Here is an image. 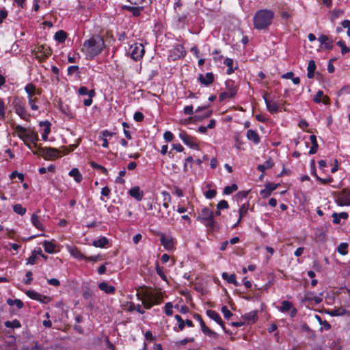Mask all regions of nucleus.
Masks as SVG:
<instances>
[{
  "label": "nucleus",
  "mask_w": 350,
  "mask_h": 350,
  "mask_svg": "<svg viewBox=\"0 0 350 350\" xmlns=\"http://www.w3.org/2000/svg\"><path fill=\"white\" fill-rule=\"evenodd\" d=\"M38 52L44 54V56L48 57L51 55V50L49 47L41 45L38 47Z\"/></svg>",
  "instance_id": "5fc2aeb1"
},
{
  "label": "nucleus",
  "mask_w": 350,
  "mask_h": 350,
  "mask_svg": "<svg viewBox=\"0 0 350 350\" xmlns=\"http://www.w3.org/2000/svg\"><path fill=\"white\" fill-rule=\"evenodd\" d=\"M226 86V90L221 92L219 96L220 101L234 97L237 92V88L234 85L232 81H227Z\"/></svg>",
  "instance_id": "39448f33"
},
{
  "label": "nucleus",
  "mask_w": 350,
  "mask_h": 350,
  "mask_svg": "<svg viewBox=\"0 0 350 350\" xmlns=\"http://www.w3.org/2000/svg\"><path fill=\"white\" fill-rule=\"evenodd\" d=\"M316 70V64L314 60H310L307 67V77L309 79H312L314 76V71Z\"/></svg>",
  "instance_id": "c9c22d12"
},
{
  "label": "nucleus",
  "mask_w": 350,
  "mask_h": 350,
  "mask_svg": "<svg viewBox=\"0 0 350 350\" xmlns=\"http://www.w3.org/2000/svg\"><path fill=\"white\" fill-rule=\"evenodd\" d=\"M122 124L123 126V130H124V133L125 137L128 139H131L132 138V137H131V133L129 131V124L126 122H122Z\"/></svg>",
  "instance_id": "bf43d9fd"
},
{
  "label": "nucleus",
  "mask_w": 350,
  "mask_h": 350,
  "mask_svg": "<svg viewBox=\"0 0 350 350\" xmlns=\"http://www.w3.org/2000/svg\"><path fill=\"white\" fill-rule=\"evenodd\" d=\"M175 319L178 323V329L180 331L183 330L185 325H187L188 327H193V323L192 321L189 319H187L185 321L181 318L180 316L176 314L175 315Z\"/></svg>",
  "instance_id": "5701e85b"
},
{
  "label": "nucleus",
  "mask_w": 350,
  "mask_h": 350,
  "mask_svg": "<svg viewBox=\"0 0 350 350\" xmlns=\"http://www.w3.org/2000/svg\"><path fill=\"white\" fill-rule=\"evenodd\" d=\"M224 64L228 67L226 70V73L228 75H231L234 72V70L237 68V67L233 68L234 61L231 58H226L224 60Z\"/></svg>",
  "instance_id": "4c0bfd02"
},
{
  "label": "nucleus",
  "mask_w": 350,
  "mask_h": 350,
  "mask_svg": "<svg viewBox=\"0 0 350 350\" xmlns=\"http://www.w3.org/2000/svg\"><path fill=\"white\" fill-rule=\"evenodd\" d=\"M337 44L341 48V52L342 54L350 52V49L346 46L345 44L342 41H338Z\"/></svg>",
  "instance_id": "69168bd1"
},
{
  "label": "nucleus",
  "mask_w": 350,
  "mask_h": 350,
  "mask_svg": "<svg viewBox=\"0 0 350 350\" xmlns=\"http://www.w3.org/2000/svg\"><path fill=\"white\" fill-rule=\"evenodd\" d=\"M347 313V310L342 308H334L327 312L331 317L343 316Z\"/></svg>",
  "instance_id": "f704fd0d"
},
{
  "label": "nucleus",
  "mask_w": 350,
  "mask_h": 350,
  "mask_svg": "<svg viewBox=\"0 0 350 350\" xmlns=\"http://www.w3.org/2000/svg\"><path fill=\"white\" fill-rule=\"evenodd\" d=\"M201 329L204 334L211 338H217L218 337V334L206 327L204 322L201 323Z\"/></svg>",
  "instance_id": "7c9ffc66"
},
{
  "label": "nucleus",
  "mask_w": 350,
  "mask_h": 350,
  "mask_svg": "<svg viewBox=\"0 0 350 350\" xmlns=\"http://www.w3.org/2000/svg\"><path fill=\"white\" fill-rule=\"evenodd\" d=\"M5 326L8 328H19L21 327V324L20 321L17 319H14L13 321H7L5 322Z\"/></svg>",
  "instance_id": "de8ad7c7"
},
{
  "label": "nucleus",
  "mask_w": 350,
  "mask_h": 350,
  "mask_svg": "<svg viewBox=\"0 0 350 350\" xmlns=\"http://www.w3.org/2000/svg\"><path fill=\"white\" fill-rule=\"evenodd\" d=\"M40 126H44L43 133L42 134V138L44 141H46L48 135L51 132V124L49 122H41L40 123Z\"/></svg>",
  "instance_id": "c85d7f7f"
},
{
  "label": "nucleus",
  "mask_w": 350,
  "mask_h": 350,
  "mask_svg": "<svg viewBox=\"0 0 350 350\" xmlns=\"http://www.w3.org/2000/svg\"><path fill=\"white\" fill-rule=\"evenodd\" d=\"M238 189V187L236 184H232L230 186H227L224 188V193L226 195H230L232 193H233L234 191H236Z\"/></svg>",
  "instance_id": "4d7b16f0"
},
{
  "label": "nucleus",
  "mask_w": 350,
  "mask_h": 350,
  "mask_svg": "<svg viewBox=\"0 0 350 350\" xmlns=\"http://www.w3.org/2000/svg\"><path fill=\"white\" fill-rule=\"evenodd\" d=\"M129 194L137 201H141L144 197V192L138 186L133 187L129 191Z\"/></svg>",
  "instance_id": "a211bd4d"
},
{
  "label": "nucleus",
  "mask_w": 350,
  "mask_h": 350,
  "mask_svg": "<svg viewBox=\"0 0 350 350\" xmlns=\"http://www.w3.org/2000/svg\"><path fill=\"white\" fill-rule=\"evenodd\" d=\"M79 94L84 96L88 95L89 97H94L95 96V92L94 90H88L85 86H82L79 89Z\"/></svg>",
  "instance_id": "c03bdc74"
},
{
  "label": "nucleus",
  "mask_w": 350,
  "mask_h": 350,
  "mask_svg": "<svg viewBox=\"0 0 350 350\" xmlns=\"http://www.w3.org/2000/svg\"><path fill=\"white\" fill-rule=\"evenodd\" d=\"M69 176L72 177L77 183H80L82 180V175L77 168H72L69 172Z\"/></svg>",
  "instance_id": "58836bf2"
},
{
  "label": "nucleus",
  "mask_w": 350,
  "mask_h": 350,
  "mask_svg": "<svg viewBox=\"0 0 350 350\" xmlns=\"http://www.w3.org/2000/svg\"><path fill=\"white\" fill-rule=\"evenodd\" d=\"M248 140L254 142V144H258L260 143V137L258 133L252 129H249L246 134Z\"/></svg>",
  "instance_id": "b1692460"
},
{
  "label": "nucleus",
  "mask_w": 350,
  "mask_h": 350,
  "mask_svg": "<svg viewBox=\"0 0 350 350\" xmlns=\"http://www.w3.org/2000/svg\"><path fill=\"white\" fill-rule=\"evenodd\" d=\"M159 304H160V301H150V299H149V298H148L145 301H143V304L144 305V307L146 309H150L154 305H158Z\"/></svg>",
  "instance_id": "864d4df0"
},
{
  "label": "nucleus",
  "mask_w": 350,
  "mask_h": 350,
  "mask_svg": "<svg viewBox=\"0 0 350 350\" xmlns=\"http://www.w3.org/2000/svg\"><path fill=\"white\" fill-rule=\"evenodd\" d=\"M144 51V46L141 43H135L130 46L131 56L135 61L143 57Z\"/></svg>",
  "instance_id": "0eeeda50"
},
{
  "label": "nucleus",
  "mask_w": 350,
  "mask_h": 350,
  "mask_svg": "<svg viewBox=\"0 0 350 350\" xmlns=\"http://www.w3.org/2000/svg\"><path fill=\"white\" fill-rule=\"evenodd\" d=\"M38 212L33 213L31 216V224L38 230L43 231L44 227L41 221L40 217L38 215Z\"/></svg>",
  "instance_id": "f3484780"
},
{
  "label": "nucleus",
  "mask_w": 350,
  "mask_h": 350,
  "mask_svg": "<svg viewBox=\"0 0 350 350\" xmlns=\"http://www.w3.org/2000/svg\"><path fill=\"white\" fill-rule=\"evenodd\" d=\"M17 177L21 181H23L24 179V176L23 174L18 173L16 171L12 172L10 175V178L11 179H14Z\"/></svg>",
  "instance_id": "774afa93"
},
{
  "label": "nucleus",
  "mask_w": 350,
  "mask_h": 350,
  "mask_svg": "<svg viewBox=\"0 0 350 350\" xmlns=\"http://www.w3.org/2000/svg\"><path fill=\"white\" fill-rule=\"evenodd\" d=\"M198 79L202 84L207 86L213 82L214 76L212 72H207L205 75H200Z\"/></svg>",
  "instance_id": "412c9836"
},
{
  "label": "nucleus",
  "mask_w": 350,
  "mask_h": 350,
  "mask_svg": "<svg viewBox=\"0 0 350 350\" xmlns=\"http://www.w3.org/2000/svg\"><path fill=\"white\" fill-rule=\"evenodd\" d=\"M26 294L31 299L39 301L42 303H45L49 299L47 297L42 295L34 291H28Z\"/></svg>",
  "instance_id": "aec40b11"
},
{
  "label": "nucleus",
  "mask_w": 350,
  "mask_h": 350,
  "mask_svg": "<svg viewBox=\"0 0 350 350\" xmlns=\"http://www.w3.org/2000/svg\"><path fill=\"white\" fill-rule=\"evenodd\" d=\"M311 143H312V147L310 148L309 150L310 154H315L318 149V143L317 140V137L315 135H312L310 137Z\"/></svg>",
  "instance_id": "79ce46f5"
},
{
  "label": "nucleus",
  "mask_w": 350,
  "mask_h": 350,
  "mask_svg": "<svg viewBox=\"0 0 350 350\" xmlns=\"http://www.w3.org/2000/svg\"><path fill=\"white\" fill-rule=\"evenodd\" d=\"M304 301H313L317 304H320L322 301V293L317 295L314 292H307L304 295Z\"/></svg>",
  "instance_id": "2eb2a0df"
},
{
  "label": "nucleus",
  "mask_w": 350,
  "mask_h": 350,
  "mask_svg": "<svg viewBox=\"0 0 350 350\" xmlns=\"http://www.w3.org/2000/svg\"><path fill=\"white\" fill-rule=\"evenodd\" d=\"M40 154L45 159H53L59 157V151L54 148H43L40 149Z\"/></svg>",
  "instance_id": "9b49d317"
},
{
  "label": "nucleus",
  "mask_w": 350,
  "mask_h": 350,
  "mask_svg": "<svg viewBox=\"0 0 350 350\" xmlns=\"http://www.w3.org/2000/svg\"><path fill=\"white\" fill-rule=\"evenodd\" d=\"M91 165H92V167L93 168H94V169H98V170H101V172H102L103 174H107V170L105 167H103V166H102V165H99V164H98V163H94V162H92V163H91Z\"/></svg>",
  "instance_id": "0e129e2a"
},
{
  "label": "nucleus",
  "mask_w": 350,
  "mask_h": 350,
  "mask_svg": "<svg viewBox=\"0 0 350 350\" xmlns=\"http://www.w3.org/2000/svg\"><path fill=\"white\" fill-rule=\"evenodd\" d=\"M123 10H127L132 13L133 16L137 17L139 16L142 12L144 10V7L140 6L139 5H124L122 7Z\"/></svg>",
  "instance_id": "6ab92c4d"
},
{
  "label": "nucleus",
  "mask_w": 350,
  "mask_h": 350,
  "mask_svg": "<svg viewBox=\"0 0 350 350\" xmlns=\"http://www.w3.org/2000/svg\"><path fill=\"white\" fill-rule=\"evenodd\" d=\"M243 318L247 323H253L257 319V311H251L244 314Z\"/></svg>",
  "instance_id": "72a5a7b5"
},
{
  "label": "nucleus",
  "mask_w": 350,
  "mask_h": 350,
  "mask_svg": "<svg viewBox=\"0 0 350 350\" xmlns=\"http://www.w3.org/2000/svg\"><path fill=\"white\" fill-rule=\"evenodd\" d=\"M43 247L44 251L49 254H53L55 252V245L49 241L43 242Z\"/></svg>",
  "instance_id": "a18cd8bd"
},
{
  "label": "nucleus",
  "mask_w": 350,
  "mask_h": 350,
  "mask_svg": "<svg viewBox=\"0 0 350 350\" xmlns=\"http://www.w3.org/2000/svg\"><path fill=\"white\" fill-rule=\"evenodd\" d=\"M278 310L281 312H288L289 316L293 318L297 313V309L293 306V304L288 301H282L281 306L278 308Z\"/></svg>",
  "instance_id": "6e6552de"
},
{
  "label": "nucleus",
  "mask_w": 350,
  "mask_h": 350,
  "mask_svg": "<svg viewBox=\"0 0 350 350\" xmlns=\"http://www.w3.org/2000/svg\"><path fill=\"white\" fill-rule=\"evenodd\" d=\"M160 241L167 251L170 252L174 250L175 241L172 236L161 234L160 235Z\"/></svg>",
  "instance_id": "1a4fd4ad"
},
{
  "label": "nucleus",
  "mask_w": 350,
  "mask_h": 350,
  "mask_svg": "<svg viewBox=\"0 0 350 350\" xmlns=\"http://www.w3.org/2000/svg\"><path fill=\"white\" fill-rule=\"evenodd\" d=\"M25 90L30 98H33V96L37 94L36 87L32 83H28L25 87ZM38 94L39 93L38 92Z\"/></svg>",
  "instance_id": "37998d69"
},
{
  "label": "nucleus",
  "mask_w": 350,
  "mask_h": 350,
  "mask_svg": "<svg viewBox=\"0 0 350 350\" xmlns=\"http://www.w3.org/2000/svg\"><path fill=\"white\" fill-rule=\"evenodd\" d=\"M6 302L9 306H14L15 305L17 307V308H18V309H21L23 307V302L21 299H8Z\"/></svg>",
  "instance_id": "09e8293b"
},
{
  "label": "nucleus",
  "mask_w": 350,
  "mask_h": 350,
  "mask_svg": "<svg viewBox=\"0 0 350 350\" xmlns=\"http://www.w3.org/2000/svg\"><path fill=\"white\" fill-rule=\"evenodd\" d=\"M343 14V10H334L332 12L330 18L332 21H335Z\"/></svg>",
  "instance_id": "6e6d98bb"
},
{
  "label": "nucleus",
  "mask_w": 350,
  "mask_h": 350,
  "mask_svg": "<svg viewBox=\"0 0 350 350\" xmlns=\"http://www.w3.org/2000/svg\"><path fill=\"white\" fill-rule=\"evenodd\" d=\"M262 98L265 100V103L266 104V107H267V110L271 113H276L279 109H280V105L279 104H278L276 102L272 100H270L268 98V94L267 93H265L263 95H262Z\"/></svg>",
  "instance_id": "f8f14e48"
},
{
  "label": "nucleus",
  "mask_w": 350,
  "mask_h": 350,
  "mask_svg": "<svg viewBox=\"0 0 350 350\" xmlns=\"http://www.w3.org/2000/svg\"><path fill=\"white\" fill-rule=\"evenodd\" d=\"M37 251L34 250L32 252L31 256L27 258V265H34L37 259Z\"/></svg>",
  "instance_id": "13d9d810"
},
{
  "label": "nucleus",
  "mask_w": 350,
  "mask_h": 350,
  "mask_svg": "<svg viewBox=\"0 0 350 350\" xmlns=\"http://www.w3.org/2000/svg\"><path fill=\"white\" fill-rule=\"evenodd\" d=\"M273 166V162L271 159H267L262 164L258 166V170L262 172H264L266 170L270 169Z\"/></svg>",
  "instance_id": "a19ab883"
},
{
  "label": "nucleus",
  "mask_w": 350,
  "mask_h": 350,
  "mask_svg": "<svg viewBox=\"0 0 350 350\" xmlns=\"http://www.w3.org/2000/svg\"><path fill=\"white\" fill-rule=\"evenodd\" d=\"M162 194H163V196H165L163 206L165 208H167L169 207V202H170V199H171L170 198V196L169 195V193L167 191H163Z\"/></svg>",
  "instance_id": "680f3d73"
},
{
  "label": "nucleus",
  "mask_w": 350,
  "mask_h": 350,
  "mask_svg": "<svg viewBox=\"0 0 350 350\" xmlns=\"http://www.w3.org/2000/svg\"><path fill=\"white\" fill-rule=\"evenodd\" d=\"M348 244L347 243H341L337 248V251L341 255H346L348 253L347 251Z\"/></svg>",
  "instance_id": "3c124183"
},
{
  "label": "nucleus",
  "mask_w": 350,
  "mask_h": 350,
  "mask_svg": "<svg viewBox=\"0 0 350 350\" xmlns=\"http://www.w3.org/2000/svg\"><path fill=\"white\" fill-rule=\"evenodd\" d=\"M247 211H248V204H243V205H241V206L239 208V210L237 211H233V213H235L236 215H237V214L241 215V217H244L245 215H247Z\"/></svg>",
  "instance_id": "8fccbe9b"
},
{
  "label": "nucleus",
  "mask_w": 350,
  "mask_h": 350,
  "mask_svg": "<svg viewBox=\"0 0 350 350\" xmlns=\"http://www.w3.org/2000/svg\"><path fill=\"white\" fill-rule=\"evenodd\" d=\"M201 329L204 334L211 338H217L218 337V334L206 327L204 322L201 323Z\"/></svg>",
  "instance_id": "2f4dec72"
},
{
  "label": "nucleus",
  "mask_w": 350,
  "mask_h": 350,
  "mask_svg": "<svg viewBox=\"0 0 350 350\" xmlns=\"http://www.w3.org/2000/svg\"><path fill=\"white\" fill-rule=\"evenodd\" d=\"M27 98H28V103L31 107V109L32 110H38V105H36V99L33 98H30V96H27Z\"/></svg>",
  "instance_id": "338daca9"
},
{
  "label": "nucleus",
  "mask_w": 350,
  "mask_h": 350,
  "mask_svg": "<svg viewBox=\"0 0 350 350\" xmlns=\"http://www.w3.org/2000/svg\"><path fill=\"white\" fill-rule=\"evenodd\" d=\"M274 18V12L270 9L257 10L253 17V26L257 30H266L271 25Z\"/></svg>",
  "instance_id": "f03ea898"
},
{
  "label": "nucleus",
  "mask_w": 350,
  "mask_h": 350,
  "mask_svg": "<svg viewBox=\"0 0 350 350\" xmlns=\"http://www.w3.org/2000/svg\"><path fill=\"white\" fill-rule=\"evenodd\" d=\"M67 250L74 258L77 259H85L86 257L81 253V252L77 248L71 246H67Z\"/></svg>",
  "instance_id": "a878e982"
},
{
  "label": "nucleus",
  "mask_w": 350,
  "mask_h": 350,
  "mask_svg": "<svg viewBox=\"0 0 350 350\" xmlns=\"http://www.w3.org/2000/svg\"><path fill=\"white\" fill-rule=\"evenodd\" d=\"M201 329L204 334L211 338H217L218 337V334L206 327L204 322L201 323Z\"/></svg>",
  "instance_id": "473e14b6"
},
{
  "label": "nucleus",
  "mask_w": 350,
  "mask_h": 350,
  "mask_svg": "<svg viewBox=\"0 0 350 350\" xmlns=\"http://www.w3.org/2000/svg\"><path fill=\"white\" fill-rule=\"evenodd\" d=\"M221 312L223 313L224 317L227 319H229L232 316V313L228 309L226 306H222Z\"/></svg>",
  "instance_id": "e2e57ef3"
},
{
  "label": "nucleus",
  "mask_w": 350,
  "mask_h": 350,
  "mask_svg": "<svg viewBox=\"0 0 350 350\" xmlns=\"http://www.w3.org/2000/svg\"><path fill=\"white\" fill-rule=\"evenodd\" d=\"M222 278L226 280L230 284H233L234 286H238L239 284L236 280V275L234 274H228L226 272L222 273Z\"/></svg>",
  "instance_id": "c756f323"
},
{
  "label": "nucleus",
  "mask_w": 350,
  "mask_h": 350,
  "mask_svg": "<svg viewBox=\"0 0 350 350\" xmlns=\"http://www.w3.org/2000/svg\"><path fill=\"white\" fill-rule=\"evenodd\" d=\"M14 109L17 115L23 120H27L29 115L27 112L23 102L20 99H16L14 102Z\"/></svg>",
  "instance_id": "423d86ee"
},
{
  "label": "nucleus",
  "mask_w": 350,
  "mask_h": 350,
  "mask_svg": "<svg viewBox=\"0 0 350 350\" xmlns=\"http://www.w3.org/2000/svg\"><path fill=\"white\" fill-rule=\"evenodd\" d=\"M67 38V33L63 31L59 30L55 33L54 39L59 43H64Z\"/></svg>",
  "instance_id": "e433bc0d"
},
{
  "label": "nucleus",
  "mask_w": 350,
  "mask_h": 350,
  "mask_svg": "<svg viewBox=\"0 0 350 350\" xmlns=\"http://www.w3.org/2000/svg\"><path fill=\"white\" fill-rule=\"evenodd\" d=\"M108 244V240L106 237H103L94 240L92 245L96 247H105Z\"/></svg>",
  "instance_id": "ea45409f"
},
{
  "label": "nucleus",
  "mask_w": 350,
  "mask_h": 350,
  "mask_svg": "<svg viewBox=\"0 0 350 350\" xmlns=\"http://www.w3.org/2000/svg\"><path fill=\"white\" fill-rule=\"evenodd\" d=\"M313 100L316 103H320L321 102L324 105H328L329 103V98L325 96L323 92L321 90L318 91L317 94L314 96Z\"/></svg>",
  "instance_id": "4be33fe9"
},
{
  "label": "nucleus",
  "mask_w": 350,
  "mask_h": 350,
  "mask_svg": "<svg viewBox=\"0 0 350 350\" xmlns=\"http://www.w3.org/2000/svg\"><path fill=\"white\" fill-rule=\"evenodd\" d=\"M13 211L15 213L23 216L26 213L27 209L21 204H16L13 206Z\"/></svg>",
  "instance_id": "49530a36"
},
{
  "label": "nucleus",
  "mask_w": 350,
  "mask_h": 350,
  "mask_svg": "<svg viewBox=\"0 0 350 350\" xmlns=\"http://www.w3.org/2000/svg\"><path fill=\"white\" fill-rule=\"evenodd\" d=\"M98 288L102 291H104L107 294H113L115 293V287L113 286L109 285L106 282H100L98 284Z\"/></svg>",
  "instance_id": "393cba45"
},
{
  "label": "nucleus",
  "mask_w": 350,
  "mask_h": 350,
  "mask_svg": "<svg viewBox=\"0 0 350 350\" xmlns=\"http://www.w3.org/2000/svg\"><path fill=\"white\" fill-rule=\"evenodd\" d=\"M178 135L180 139L185 145L193 149L198 148V146L196 142L195 138L190 135H188L185 131H180Z\"/></svg>",
  "instance_id": "9d476101"
},
{
  "label": "nucleus",
  "mask_w": 350,
  "mask_h": 350,
  "mask_svg": "<svg viewBox=\"0 0 350 350\" xmlns=\"http://www.w3.org/2000/svg\"><path fill=\"white\" fill-rule=\"evenodd\" d=\"M173 305L171 302H167L165 305V312L167 316H171L173 314Z\"/></svg>",
  "instance_id": "052dcab7"
},
{
  "label": "nucleus",
  "mask_w": 350,
  "mask_h": 350,
  "mask_svg": "<svg viewBox=\"0 0 350 350\" xmlns=\"http://www.w3.org/2000/svg\"><path fill=\"white\" fill-rule=\"evenodd\" d=\"M349 217V214L346 212H341L340 213H334L332 214L333 223L335 224H339L340 219H347Z\"/></svg>",
  "instance_id": "bb28decb"
},
{
  "label": "nucleus",
  "mask_w": 350,
  "mask_h": 350,
  "mask_svg": "<svg viewBox=\"0 0 350 350\" xmlns=\"http://www.w3.org/2000/svg\"><path fill=\"white\" fill-rule=\"evenodd\" d=\"M316 318L317 319V320L319 322V323L321 325H322V327L320 328V330L321 332L323 329L329 330L331 328V325H330V324L327 321H322L321 317L319 316H318V315H316Z\"/></svg>",
  "instance_id": "603ef678"
},
{
  "label": "nucleus",
  "mask_w": 350,
  "mask_h": 350,
  "mask_svg": "<svg viewBox=\"0 0 350 350\" xmlns=\"http://www.w3.org/2000/svg\"><path fill=\"white\" fill-rule=\"evenodd\" d=\"M198 219H200L206 227H214L215 221L213 219V213L208 208H203L202 209L198 216Z\"/></svg>",
  "instance_id": "20e7f679"
},
{
  "label": "nucleus",
  "mask_w": 350,
  "mask_h": 350,
  "mask_svg": "<svg viewBox=\"0 0 350 350\" xmlns=\"http://www.w3.org/2000/svg\"><path fill=\"white\" fill-rule=\"evenodd\" d=\"M15 131L19 138L24 142L29 149L32 148L31 144H33L34 146L36 145V142L38 140V135L31 129H27L21 125H17L15 127Z\"/></svg>",
  "instance_id": "7ed1b4c3"
},
{
  "label": "nucleus",
  "mask_w": 350,
  "mask_h": 350,
  "mask_svg": "<svg viewBox=\"0 0 350 350\" xmlns=\"http://www.w3.org/2000/svg\"><path fill=\"white\" fill-rule=\"evenodd\" d=\"M206 314L209 318L214 320L218 324L221 325L223 328H224V326L222 324L221 319L217 312L212 310H208L206 311Z\"/></svg>",
  "instance_id": "cd10ccee"
},
{
  "label": "nucleus",
  "mask_w": 350,
  "mask_h": 350,
  "mask_svg": "<svg viewBox=\"0 0 350 350\" xmlns=\"http://www.w3.org/2000/svg\"><path fill=\"white\" fill-rule=\"evenodd\" d=\"M186 54V51L181 44H177L170 51V57L173 60L180 59Z\"/></svg>",
  "instance_id": "ddd939ff"
},
{
  "label": "nucleus",
  "mask_w": 350,
  "mask_h": 350,
  "mask_svg": "<svg viewBox=\"0 0 350 350\" xmlns=\"http://www.w3.org/2000/svg\"><path fill=\"white\" fill-rule=\"evenodd\" d=\"M322 47L325 50H330L333 47V41L326 35H321L318 38Z\"/></svg>",
  "instance_id": "dca6fc26"
},
{
  "label": "nucleus",
  "mask_w": 350,
  "mask_h": 350,
  "mask_svg": "<svg viewBox=\"0 0 350 350\" xmlns=\"http://www.w3.org/2000/svg\"><path fill=\"white\" fill-rule=\"evenodd\" d=\"M104 46L105 42L103 38L98 35H95L84 42L81 51L88 59H93L101 53Z\"/></svg>",
  "instance_id": "f257e3e1"
},
{
  "label": "nucleus",
  "mask_w": 350,
  "mask_h": 350,
  "mask_svg": "<svg viewBox=\"0 0 350 350\" xmlns=\"http://www.w3.org/2000/svg\"><path fill=\"white\" fill-rule=\"evenodd\" d=\"M337 204L340 206H350V191H342L337 200Z\"/></svg>",
  "instance_id": "4468645a"
}]
</instances>
